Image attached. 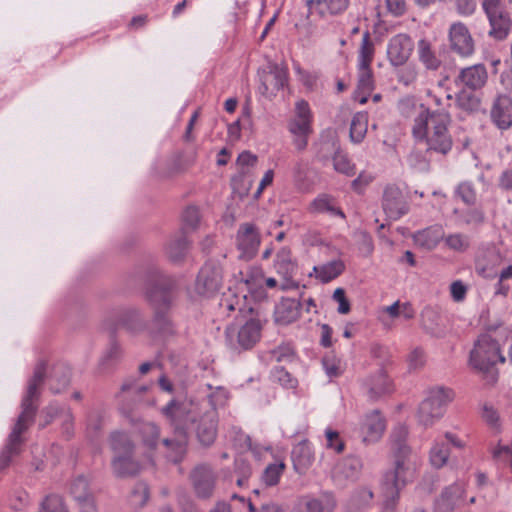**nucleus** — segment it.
I'll list each match as a JSON object with an SVG mask.
<instances>
[{
  "label": "nucleus",
  "mask_w": 512,
  "mask_h": 512,
  "mask_svg": "<svg viewBox=\"0 0 512 512\" xmlns=\"http://www.w3.org/2000/svg\"><path fill=\"white\" fill-rule=\"evenodd\" d=\"M236 241L240 252L239 258L250 260L256 255L260 245L259 231L252 223L241 224L237 231Z\"/></svg>",
  "instance_id": "ddd939ff"
},
{
  "label": "nucleus",
  "mask_w": 512,
  "mask_h": 512,
  "mask_svg": "<svg viewBox=\"0 0 512 512\" xmlns=\"http://www.w3.org/2000/svg\"><path fill=\"white\" fill-rule=\"evenodd\" d=\"M444 232L442 225L434 224L415 232L413 239L418 246L433 250L443 241Z\"/></svg>",
  "instance_id": "a878e982"
},
{
  "label": "nucleus",
  "mask_w": 512,
  "mask_h": 512,
  "mask_svg": "<svg viewBox=\"0 0 512 512\" xmlns=\"http://www.w3.org/2000/svg\"><path fill=\"white\" fill-rule=\"evenodd\" d=\"M408 435L409 429L407 425L399 423L393 427L390 434V445L393 454L412 451L411 447L407 444Z\"/></svg>",
  "instance_id": "72a5a7b5"
},
{
  "label": "nucleus",
  "mask_w": 512,
  "mask_h": 512,
  "mask_svg": "<svg viewBox=\"0 0 512 512\" xmlns=\"http://www.w3.org/2000/svg\"><path fill=\"white\" fill-rule=\"evenodd\" d=\"M40 512H68L63 500L58 495L47 496L41 504Z\"/></svg>",
  "instance_id": "6e6d98bb"
},
{
  "label": "nucleus",
  "mask_w": 512,
  "mask_h": 512,
  "mask_svg": "<svg viewBox=\"0 0 512 512\" xmlns=\"http://www.w3.org/2000/svg\"><path fill=\"white\" fill-rule=\"evenodd\" d=\"M487 79L488 72L486 67L483 64H475L462 68L454 82L458 87L477 91L485 86Z\"/></svg>",
  "instance_id": "f3484780"
},
{
  "label": "nucleus",
  "mask_w": 512,
  "mask_h": 512,
  "mask_svg": "<svg viewBox=\"0 0 512 512\" xmlns=\"http://www.w3.org/2000/svg\"><path fill=\"white\" fill-rule=\"evenodd\" d=\"M195 403L193 399L175 398L162 408L174 428V437L164 438L162 444L167 449V458L174 463L181 461L186 453L190 425H195L196 437L204 447L211 446L217 437L216 410L210 409L200 415Z\"/></svg>",
  "instance_id": "f257e3e1"
},
{
  "label": "nucleus",
  "mask_w": 512,
  "mask_h": 512,
  "mask_svg": "<svg viewBox=\"0 0 512 512\" xmlns=\"http://www.w3.org/2000/svg\"><path fill=\"white\" fill-rule=\"evenodd\" d=\"M333 300L338 303L337 312L340 314H347L350 312V303L346 298L345 290L341 287L335 289L333 296Z\"/></svg>",
  "instance_id": "e2e57ef3"
},
{
  "label": "nucleus",
  "mask_w": 512,
  "mask_h": 512,
  "mask_svg": "<svg viewBox=\"0 0 512 512\" xmlns=\"http://www.w3.org/2000/svg\"><path fill=\"white\" fill-rule=\"evenodd\" d=\"M46 364L40 361L33 372V376L28 381L27 390L21 401V413L8 436L4 448L0 452V471L5 469L14 456L21 452L23 439L21 434L24 433L34 422L36 412L38 410L37 401L40 396V387L45 379Z\"/></svg>",
  "instance_id": "7ed1b4c3"
},
{
  "label": "nucleus",
  "mask_w": 512,
  "mask_h": 512,
  "mask_svg": "<svg viewBox=\"0 0 512 512\" xmlns=\"http://www.w3.org/2000/svg\"><path fill=\"white\" fill-rule=\"evenodd\" d=\"M316 158L318 161L326 165L334 159L336 154L341 150L340 145L335 137L330 135H322L320 140L315 144Z\"/></svg>",
  "instance_id": "7c9ffc66"
},
{
  "label": "nucleus",
  "mask_w": 512,
  "mask_h": 512,
  "mask_svg": "<svg viewBox=\"0 0 512 512\" xmlns=\"http://www.w3.org/2000/svg\"><path fill=\"white\" fill-rule=\"evenodd\" d=\"M325 436H326V446L330 449L335 450L337 453H340L344 449V443L339 437V433L337 431H333L331 429L325 430Z\"/></svg>",
  "instance_id": "0e129e2a"
},
{
  "label": "nucleus",
  "mask_w": 512,
  "mask_h": 512,
  "mask_svg": "<svg viewBox=\"0 0 512 512\" xmlns=\"http://www.w3.org/2000/svg\"><path fill=\"white\" fill-rule=\"evenodd\" d=\"M490 24L489 36L496 40H504L509 35L512 21L505 10L486 15Z\"/></svg>",
  "instance_id": "bb28decb"
},
{
  "label": "nucleus",
  "mask_w": 512,
  "mask_h": 512,
  "mask_svg": "<svg viewBox=\"0 0 512 512\" xmlns=\"http://www.w3.org/2000/svg\"><path fill=\"white\" fill-rule=\"evenodd\" d=\"M193 491L197 498L207 500L213 497L217 482V473L208 464L195 466L190 474Z\"/></svg>",
  "instance_id": "9b49d317"
},
{
  "label": "nucleus",
  "mask_w": 512,
  "mask_h": 512,
  "mask_svg": "<svg viewBox=\"0 0 512 512\" xmlns=\"http://www.w3.org/2000/svg\"><path fill=\"white\" fill-rule=\"evenodd\" d=\"M111 466L114 475L118 478L131 477L140 471V465L133 458V454L115 455Z\"/></svg>",
  "instance_id": "c756f323"
},
{
  "label": "nucleus",
  "mask_w": 512,
  "mask_h": 512,
  "mask_svg": "<svg viewBox=\"0 0 512 512\" xmlns=\"http://www.w3.org/2000/svg\"><path fill=\"white\" fill-rule=\"evenodd\" d=\"M287 69L277 64L270 66V71L261 79L259 91L265 96L275 95L287 83Z\"/></svg>",
  "instance_id": "aec40b11"
},
{
  "label": "nucleus",
  "mask_w": 512,
  "mask_h": 512,
  "mask_svg": "<svg viewBox=\"0 0 512 512\" xmlns=\"http://www.w3.org/2000/svg\"><path fill=\"white\" fill-rule=\"evenodd\" d=\"M449 39L451 49L461 57H469L474 53V40L465 24L453 23L449 29Z\"/></svg>",
  "instance_id": "dca6fc26"
},
{
  "label": "nucleus",
  "mask_w": 512,
  "mask_h": 512,
  "mask_svg": "<svg viewBox=\"0 0 512 512\" xmlns=\"http://www.w3.org/2000/svg\"><path fill=\"white\" fill-rule=\"evenodd\" d=\"M443 241L445 246L454 252L464 253L470 248L469 236L460 232L444 234Z\"/></svg>",
  "instance_id": "a19ab883"
},
{
  "label": "nucleus",
  "mask_w": 512,
  "mask_h": 512,
  "mask_svg": "<svg viewBox=\"0 0 512 512\" xmlns=\"http://www.w3.org/2000/svg\"><path fill=\"white\" fill-rule=\"evenodd\" d=\"M200 214L198 208L194 206L187 207L183 213V221L185 225L191 229L198 226Z\"/></svg>",
  "instance_id": "69168bd1"
},
{
  "label": "nucleus",
  "mask_w": 512,
  "mask_h": 512,
  "mask_svg": "<svg viewBox=\"0 0 512 512\" xmlns=\"http://www.w3.org/2000/svg\"><path fill=\"white\" fill-rule=\"evenodd\" d=\"M362 466V460L358 456L346 457L336 466L334 477L354 481L358 478Z\"/></svg>",
  "instance_id": "473e14b6"
},
{
  "label": "nucleus",
  "mask_w": 512,
  "mask_h": 512,
  "mask_svg": "<svg viewBox=\"0 0 512 512\" xmlns=\"http://www.w3.org/2000/svg\"><path fill=\"white\" fill-rule=\"evenodd\" d=\"M70 382V369L59 364L53 367L49 376L50 390L53 393H60Z\"/></svg>",
  "instance_id": "e433bc0d"
},
{
  "label": "nucleus",
  "mask_w": 512,
  "mask_h": 512,
  "mask_svg": "<svg viewBox=\"0 0 512 512\" xmlns=\"http://www.w3.org/2000/svg\"><path fill=\"white\" fill-rule=\"evenodd\" d=\"M344 271L345 263L339 258L313 267L314 276L321 283L331 282L339 277Z\"/></svg>",
  "instance_id": "c85d7f7f"
},
{
  "label": "nucleus",
  "mask_w": 512,
  "mask_h": 512,
  "mask_svg": "<svg viewBox=\"0 0 512 512\" xmlns=\"http://www.w3.org/2000/svg\"><path fill=\"white\" fill-rule=\"evenodd\" d=\"M110 445L115 455L133 454L134 451L129 436L123 432H113L110 436Z\"/></svg>",
  "instance_id": "ea45409f"
},
{
  "label": "nucleus",
  "mask_w": 512,
  "mask_h": 512,
  "mask_svg": "<svg viewBox=\"0 0 512 512\" xmlns=\"http://www.w3.org/2000/svg\"><path fill=\"white\" fill-rule=\"evenodd\" d=\"M318 5H324L331 15L343 13L349 6V0H317Z\"/></svg>",
  "instance_id": "bf43d9fd"
},
{
  "label": "nucleus",
  "mask_w": 512,
  "mask_h": 512,
  "mask_svg": "<svg viewBox=\"0 0 512 512\" xmlns=\"http://www.w3.org/2000/svg\"><path fill=\"white\" fill-rule=\"evenodd\" d=\"M294 469L304 474L314 462V453L308 441H302L294 446L291 453Z\"/></svg>",
  "instance_id": "cd10ccee"
},
{
  "label": "nucleus",
  "mask_w": 512,
  "mask_h": 512,
  "mask_svg": "<svg viewBox=\"0 0 512 512\" xmlns=\"http://www.w3.org/2000/svg\"><path fill=\"white\" fill-rule=\"evenodd\" d=\"M312 112L305 100H299L295 104V115L288 121V131L293 136V145L298 151L307 148L308 138L313 132Z\"/></svg>",
  "instance_id": "1a4fd4ad"
},
{
  "label": "nucleus",
  "mask_w": 512,
  "mask_h": 512,
  "mask_svg": "<svg viewBox=\"0 0 512 512\" xmlns=\"http://www.w3.org/2000/svg\"><path fill=\"white\" fill-rule=\"evenodd\" d=\"M454 214L458 216L459 222L467 226H478L484 222V213L478 208L465 210L455 209Z\"/></svg>",
  "instance_id": "c03bdc74"
},
{
  "label": "nucleus",
  "mask_w": 512,
  "mask_h": 512,
  "mask_svg": "<svg viewBox=\"0 0 512 512\" xmlns=\"http://www.w3.org/2000/svg\"><path fill=\"white\" fill-rule=\"evenodd\" d=\"M272 376L275 381L280 383L285 388L294 389L297 386V380L292 377V375L283 367H275L272 370Z\"/></svg>",
  "instance_id": "864d4df0"
},
{
  "label": "nucleus",
  "mask_w": 512,
  "mask_h": 512,
  "mask_svg": "<svg viewBox=\"0 0 512 512\" xmlns=\"http://www.w3.org/2000/svg\"><path fill=\"white\" fill-rule=\"evenodd\" d=\"M414 49V43L407 34H397L393 36L387 45V57L392 66L398 67L404 65L411 56Z\"/></svg>",
  "instance_id": "2eb2a0df"
},
{
  "label": "nucleus",
  "mask_w": 512,
  "mask_h": 512,
  "mask_svg": "<svg viewBox=\"0 0 512 512\" xmlns=\"http://www.w3.org/2000/svg\"><path fill=\"white\" fill-rule=\"evenodd\" d=\"M504 362L505 357L500 352L499 343L488 334L481 335L470 352L471 367L484 374L488 383H495L498 375L494 366Z\"/></svg>",
  "instance_id": "423d86ee"
},
{
  "label": "nucleus",
  "mask_w": 512,
  "mask_h": 512,
  "mask_svg": "<svg viewBox=\"0 0 512 512\" xmlns=\"http://www.w3.org/2000/svg\"><path fill=\"white\" fill-rule=\"evenodd\" d=\"M450 124L451 115L444 107L430 110L421 104L413 120L412 135L417 143L425 145L429 155L446 156L454 143Z\"/></svg>",
  "instance_id": "f03ea898"
},
{
  "label": "nucleus",
  "mask_w": 512,
  "mask_h": 512,
  "mask_svg": "<svg viewBox=\"0 0 512 512\" xmlns=\"http://www.w3.org/2000/svg\"><path fill=\"white\" fill-rule=\"evenodd\" d=\"M310 211L313 213H328L333 216L345 218L344 212L335 206L334 198L327 194H321L315 198L310 205Z\"/></svg>",
  "instance_id": "c9c22d12"
},
{
  "label": "nucleus",
  "mask_w": 512,
  "mask_h": 512,
  "mask_svg": "<svg viewBox=\"0 0 512 512\" xmlns=\"http://www.w3.org/2000/svg\"><path fill=\"white\" fill-rule=\"evenodd\" d=\"M474 91L462 88L456 95L457 106L467 112L477 111L480 107L479 98L473 93Z\"/></svg>",
  "instance_id": "37998d69"
},
{
  "label": "nucleus",
  "mask_w": 512,
  "mask_h": 512,
  "mask_svg": "<svg viewBox=\"0 0 512 512\" xmlns=\"http://www.w3.org/2000/svg\"><path fill=\"white\" fill-rule=\"evenodd\" d=\"M382 207L391 220H398L408 213L409 206L402 191L395 185H388L383 192Z\"/></svg>",
  "instance_id": "4468645a"
},
{
  "label": "nucleus",
  "mask_w": 512,
  "mask_h": 512,
  "mask_svg": "<svg viewBox=\"0 0 512 512\" xmlns=\"http://www.w3.org/2000/svg\"><path fill=\"white\" fill-rule=\"evenodd\" d=\"M65 406H61L58 403H50L46 408L43 409L44 422L41 427H45L50 424L55 418H61V413Z\"/></svg>",
  "instance_id": "680f3d73"
},
{
  "label": "nucleus",
  "mask_w": 512,
  "mask_h": 512,
  "mask_svg": "<svg viewBox=\"0 0 512 512\" xmlns=\"http://www.w3.org/2000/svg\"><path fill=\"white\" fill-rule=\"evenodd\" d=\"M449 453L447 443L443 440H435L429 453L430 463L435 468H442L448 461Z\"/></svg>",
  "instance_id": "58836bf2"
},
{
  "label": "nucleus",
  "mask_w": 512,
  "mask_h": 512,
  "mask_svg": "<svg viewBox=\"0 0 512 512\" xmlns=\"http://www.w3.org/2000/svg\"><path fill=\"white\" fill-rule=\"evenodd\" d=\"M122 355V349L116 341H112L106 353L100 360V367L102 369L108 368L114 361L118 360Z\"/></svg>",
  "instance_id": "5fc2aeb1"
},
{
  "label": "nucleus",
  "mask_w": 512,
  "mask_h": 512,
  "mask_svg": "<svg viewBox=\"0 0 512 512\" xmlns=\"http://www.w3.org/2000/svg\"><path fill=\"white\" fill-rule=\"evenodd\" d=\"M334 503L330 499H310L305 504L303 512H332Z\"/></svg>",
  "instance_id": "603ef678"
},
{
  "label": "nucleus",
  "mask_w": 512,
  "mask_h": 512,
  "mask_svg": "<svg viewBox=\"0 0 512 512\" xmlns=\"http://www.w3.org/2000/svg\"><path fill=\"white\" fill-rule=\"evenodd\" d=\"M149 499L148 486L144 482L135 484L131 494L130 503L135 507H143Z\"/></svg>",
  "instance_id": "3c124183"
},
{
  "label": "nucleus",
  "mask_w": 512,
  "mask_h": 512,
  "mask_svg": "<svg viewBox=\"0 0 512 512\" xmlns=\"http://www.w3.org/2000/svg\"><path fill=\"white\" fill-rule=\"evenodd\" d=\"M455 194L467 205H474L476 203V190L470 181L459 183L455 189Z\"/></svg>",
  "instance_id": "8fccbe9b"
},
{
  "label": "nucleus",
  "mask_w": 512,
  "mask_h": 512,
  "mask_svg": "<svg viewBox=\"0 0 512 512\" xmlns=\"http://www.w3.org/2000/svg\"><path fill=\"white\" fill-rule=\"evenodd\" d=\"M139 433L142 437L145 446H147L150 449L156 448L159 442L160 431L159 428L154 423H142L139 426Z\"/></svg>",
  "instance_id": "a18cd8bd"
},
{
  "label": "nucleus",
  "mask_w": 512,
  "mask_h": 512,
  "mask_svg": "<svg viewBox=\"0 0 512 512\" xmlns=\"http://www.w3.org/2000/svg\"><path fill=\"white\" fill-rule=\"evenodd\" d=\"M103 325L111 334L122 328L131 335H137L147 327L141 311L134 307L113 308L106 315Z\"/></svg>",
  "instance_id": "6e6552de"
},
{
  "label": "nucleus",
  "mask_w": 512,
  "mask_h": 512,
  "mask_svg": "<svg viewBox=\"0 0 512 512\" xmlns=\"http://www.w3.org/2000/svg\"><path fill=\"white\" fill-rule=\"evenodd\" d=\"M284 469L285 465L282 462L269 464L263 471L262 482L266 486H275L279 482Z\"/></svg>",
  "instance_id": "de8ad7c7"
},
{
  "label": "nucleus",
  "mask_w": 512,
  "mask_h": 512,
  "mask_svg": "<svg viewBox=\"0 0 512 512\" xmlns=\"http://www.w3.org/2000/svg\"><path fill=\"white\" fill-rule=\"evenodd\" d=\"M262 325L260 320L251 318L239 329L228 327L225 331L227 345L234 350H248L261 337Z\"/></svg>",
  "instance_id": "9d476101"
},
{
  "label": "nucleus",
  "mask_w": 512,
  "mask_h": 512,
  "mask_svg": "<svg viewBox=\"0 0 512 512\" xmlns=\"http://www.w3.org/2000/svg\"><path fill=\"white\" fill-rule=\"evenodd\" d=\"M374 57V44L370 39V33L366 31L362 36L358 52V67H370Z\"/></svg>",
  "instance_id": "79ce46f5"
},
{
  "label": "nucleus",
  "mask_w": 512,
  "mask_h": 512,
  "mask_svg": "<svg viewBox=\"0 0 512 512\" xmlns=\"http://www.w3.org/2000/svg\"><path fill=\"white\" fill-rule=\"evenodd\" d=\"M393 456L394 468L384 474L381 483L383 508L388 512L395 510L401 489L414 479L419 465L418 456L413 451Z\"/></svg>",
  "instance_id": "20e7f679"
},
{
  "label": "nucleus",
  "mask_w": 512,
  "mask_h": 512,
  "mask_svg": "<svg viewBox=\"0 0 512 512\" xmlns=\"http://www.w3.org/2000/svg\"><path fill=\"white\" fill-rule=\"evenodd\" d=\"M272 358L277 362H291L295 353L291 345L283 344L271 351Z\"/></svg>",
  "instance_id": "13d9d810"
},
{
  "label": "nucleus",
  "mask_w": 512,
  "mask_h": 512,
  "mask_svg": "<svg viewBox=\"0 0 512 512\" xmlns=\"http://www.w3.org/2000/svg\"><path fill=\"white\" fill-rule=\"evenodd\" d=\"M301 312V304L293 298H283L275 307V322L280 325H288L296 321Z\"/></svg>",
  "instance_id": "b1692460"
},
{
  "label": "nucleus",
  "mask_w": 512,
  "mask_h": 512,
  "mask_svg": "<svg viewBox=\"0 0 512 512\" xmlns=\"http://www.w3.org/2000/svg\"><path fill=\"white\" fill-rule=\"evenodd\" d=\"M453 392L444 387L430 389L426 398L420 403L417 410V421L425 428L431 427L445 413L447 404L452 401Z\"/></svg>",
  "instance_id": "0eeeda50"
},
{
  "label": "nucleus",
  "mask_w": 512,
  "mask_h": 512,
  "mask_svg": "<svg viewBox=\"0 0 512 512\" xmlns=\"http://www.w3.org/2000/svg\"><path fill=\"white\" fill-rule=\"evenodd\" d=\"M223 272L221 265L213 260L207 261L198 273L195 291L200 296L209 297L219 290Z\"/></svg>",
  "instance_id": "f8f14e48"
},
{
  "label": "nucleus",
  "mask_w": 512,
  "mask_h": 512,
  "mask_svg": "<svg viewBox=\"0 0 512 512\" xmlns=\"http://www.w3.org/2000/svg\"><path fill=\"white\" fill-rule=\"evenodd\" d=\"M385 428L386 422L380 411H372L366 415L361 426L363 441L367 443L378 441L382 437Z\"/></svg>",
  "instance_id": "4be33fe9"
},
{
  "label": "nucleus",
  "mask_w": 512,
  "mask_h": 512,
  "mask_svg": "<svg viewBox=\"0 0 512 512\" xmlns=\"http://www.w3.org/2000/svg\"><path fill=\"white\" fill-rule=\"evenodd\" d=\"M358 89L362 92H371L373 90V75L370 67H358Z\"/></svg>",
  "instance_id": "4d7b16f0"
},
{
  "label": "nucleus",
  "mask_w": 512,
  "mask_h": 512,
  "mask_svg": "<svg viewBox=\"0 0 512 512\" xmlns=\"http://www.w3.org/2000/svg\"><path fill=\"white\" fill-rule=\"evenodd\" d=\"M333 167L336 172L344 174L346 176H353L356 174V166L351 162L346 153L342 150L336 154L334 159L332 160Z\"/></svg>",
  "instance_id": "49530a36"
},
{
  "label": "nucleus",
  "mask_w": 512,
  "mask_h": 512,
  "mask_svg": "<svg viewBox=\"0 0 512 512\" xmlns=\"http://www.w3.org/2000/svg\"><path fill=\"white\" fill-rule=\"evenodd\" d=\"M368 128V115L366 113H356L350 125V140L353 143H361L365 138Z\"/></svg>",
  "instance_id": "4c0bfd02"
},
{
  "label": "nucleus",
  "mask_w": 512,
  "mask_h": 512,
  "mask_svg": "<svg viewBox=\"0 0 512 512\" xmlns=\"http://www.w3.org/2000/svg\"><path fill=\"white\" fill-rule=\"evenodd\" d=\"M189 242L183 232L175 234L168 241L165 251L168 259L173 263L181 262L187 254Z\"/></svg>",
  "instance_id": "2f4dec72"
},
{
  "label": "nucleus",
  "mask_w": 512,
  "mask_h": 512,
  "mask_svg": "<svg viewBox=\"0 0 512 512\" xmlns=\"http://www.w3.org/2000/svg\"><path fill=\"white\" fill-rule=\"evenodd\" d=\"M363 387L371 400H377L392 391L391 383L383 370L369 376L364 381Z\"/></svg>",
  "instance_id": "393cba45"
},
{
  "label": "nucleus",
  "mask_w": 512,
  "mask_h": 512,
  "mask_svg": "<svg viewBox=\"0 0 512 512\" xmlns=\"http://www.w3.org/2000/svg\"><path fill=\"white\" fill-rule=\"evenodd\" d=\"M274 267L279 275L284 279L283 289L296 288L297 283L293 280L297 272V264L292 259L291 252L287 248H281L274 261Z\"/></svg>",
  "instance_id": "6ab92c4d"
},
{
  "label": "nucleus",
  "mask_w": 512,
  "mask_h": 512,
  "mask_svg": "<svg viewBox=\"0 0 512 512\" xmlns=\"http://www.w3.org/2000/svg\"><path fill=\"white\" fill-rule=\"evenodd\" d=\"M491 118L500 129H507L512 125V97L500 95L494 101L491 109Z\"/></svg>",
  "instance_id": "412c9836"
},
{
  "label": "nucleus",
  "mask_w": 512,
  "mask_h": 512,
  "mask_svg": "<svg viewBox=\"0 0 512 512\" xmlns=\"http://www.w3.org/2000/svg\"><path fill=\"white\" fill-rule=\"evenodd\" d=\"M70 492L77 502L91 498L88 480L84 476L77 477L70 486Z\"/></svg>",
  "instance_id": "09e8293b"
},
{
  "label": "nucleus",
  "mask_w": 512,
  "mask_h": 512,
  "mask_svg": "<svg viewBox=\"0 0 512 512\" xmlns=\"http://www.w3.org/2000/svg\"><path fill=\"white\" fill-rule=\"evenodd\" d=\"M175 281L157 272V280L146 292V298L154 310L153 323L161 333L173 332L169 312L175 301Z\"/></svg>",
  "instance_id": "39448f33"
},
{
  "label": "nucleus",
  "mask_w": 512,
  "mask_h": 512,
  "mask_svg": "<svg viewBox=\"0 0 512 512\" xmlns=\"http://www.w3.org/2000/svg\"><path fill=\"white\" fill-rule=\"evenodd\" d=\"M498 187L503 192L512 193V167L502 171L498 178Z\"/></svg>",
  "instance_id": "774afa93"
},
{
  "label": "nucleus",
  "mask_w": 512,
  "mask_h": 512,
  "mask_svg": "<svg viewBox=\"0 0 512 512\" xmlns=\"http://www.w3.org/2000/svg\"><path fill=\"white\" fill-rule=\"evenodd\" d=\"M207 398L208 403H211L213 406L212 409L215 410L216 406L226 403L229 398V393L224 387L217 386L207 395Z\"/></svg>",
  "instance_id": "052dcab7"
},
{
  "label": "nucleus",
  "mask_w": 512,
  "mask_h": 512,
  "mask_svg": "<svg viewBox=\"0 0 512 512\" xmlns=\"http://www.w3.org/2000/svg\"><path fill=\"white\" fill-rule=\"evenodd\" d=\"M417 52L420 62L429 70H437L441 65V60L432 49L431 43L427 39L418 41Z\"/></svg>",
  "instance_id": "f704fd0d"
},
{
  "label": "nucleus",
  "mask_w": 512,
  "mask_h": 512,
  "mask_svg": "<svg viewBox=\"0 0 512 512\" xmlns=\"http://www.w3.org/2000/svg\"><path fill=\"white\" fill-rule=\"evenodd\" d=\"M493 458L496 460H510L512 466V443L507 445L498 444L492 451Z\"/></svg>",
  "instance_id": "338daca9"
},
{
  "label": "nucleus",
  "mask_w": 512,
  "mask_h": 512,
  "mask_svg": "<svg viewBox=\"0 0 512 512\" xmlns=\"http://www.w3.org/2000/svg\"><path fill=\"white\" fill-rule=\"evenodd\" d=\"M464 493L461 483H453L447 486L435 503L434 512H453Z\"/></svg>",
  "instance_id": "5701e85b"
},
{
  "label": "nucleus",
  "mask_w": 512,
  "mask_h": 512,
  "mask_svg": "<svg viewBox=\"0 0 512 512\" xmlns=\"http://www.w3.org/2000/svg\"><path fill=\"white\" fill-rule=\"evenodd\" d=\"M257 163V156L249 151H243L237 157L238 174L232 178L234 189H238L240 183L243 185L242 194H247L252 186L251 169Z\"/></svg>",
  "instance_id": "a211bd4d"
}]
</instances>
